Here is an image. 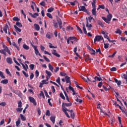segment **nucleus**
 Returning <instances> with one entry per match:
<instances>
[{"label":"nucleus","instance_id":"1","mask_svg":"<svg viewBox=\"0 0 127 127\" xmlns=\"http://www.w3.org/2000/svg\"><path fill=\"white\" fill-rule=\"evenodd\" d=\"M71 106H72V103H66L64 102L63 103L62 105L63 112L64 113L66 117L68 118H70V116H69V114L67 112H70V110L67 109L66 107H71Z\"/></svg>","mask_w":127,"mask_h":127},{"label":"nucleus","instance_id":"2","mask_svg":"<svg viewBox=\"0 0 127 127\" xmlns=\"http://www.w3.org/2000/svg\"><path fill=\"white\" fill-rule=\"evenodd\" d=\"M93 2L91 3L92 9L91 10V12L94 16H97V13L96 12V2H97V0H93Z\"/></svg>","mask_w":127,"mask_h":127},{"label":"nucleus","instance_id":"3","mask_svg":"<svg viewBox=\"0 0 127 127\" xmlns=\"http://www.w3.org/2000/svg\"><path fill=\"white\" fill-rule=\"evenodd\" d=\"M113 17V15L112 14H109L107 15V18L105 17H102V19L104 20V21L108 23V24H110V21L112 20V18Z\"/></svg>","mask_w":127,"mask_h":127},{"label":"nucleus","instance_id":"4","mask_svg":"<svg viewBox=\"0 0 127 127\" xmlns=\"http://www.w3.org/2000/svg\"><path fill=\"white\" fill-rule=\"evenodd\" d=\"M100 40H103L104 38L102 36H96L94 38V43H96V41H100Z\"/></svg>","mask_w":127,"mask_h":127},{"label":"nucleus","instance_id":"5","mask_svg":"<svg viewBox=\"0 0 127 127\" xmlns=\"http://www.w3.org/2000/svg\"><path fill=\"white\" fill-rule=\"evenodd\" d=\"M29 100L30 103H32V104H33L34 106H36V105H37V103H36V101H35L34 98L29 96Z\"/></svg>","mask_w":127,"mask_h":127},{"label":"nucleus","instance_id":"6","mask_svg":"<svg viewBox=\"0 0 127 127\" xmlns=\"http://www.w3.org/2000/svg\"><path fill=\"white\" fill-rule=\"evenodd\" d=\"M32 46L34 49L35 53L36 55H39V56L41 57V54H40V53H39V51H38V50L37 49V46H33V45H32Z\"/></svg>","mask_w":127,"mask_h":127},{"label":"nucleus","instance_id":"7","mask_svg":"<svg viewBox=\"0 0 127 127\" xmlns=\"http://www.w3.org/2000/svg\"><path fill=\"white\" fill-rule=\"evenodd\" d=\"M92 24H90L89 25V21H88V18H86V27L88 28V30H91L92 29Z\"/></svg>","mask_w":127,"mask_h":127},{"label":"nucleus","instance_id":"8","mask_svg":"<svg viewBox=\"0 0 127 127\" xmlns=\"http://www.w3.org/2000/svg\"><path fill=\"white\" fill-rule=\"evenodd\" d=\"M57 21H58V24H59L60 29H62V20H61V19L59 18L58 19Z\"/></svg>","mask_w":127,"mask_h":127},{"label":"nucleus","instance_id":"9","mask_svg":"<svg viewBox=\"0 0 127 127\" xmlns=\"http://www.w3.org/2000/svg\"><path fill=\"white\" fill-rule=\"evenodd\" d=\"M79 10L80 11H87V9H86V7L85 6H80V7H78Z\"/></svg>","mask_w":127,"mask_h":127},{"label":"nucleus","instance_id":"10","mask_svg":"<svg viewBox=\"0 0 127 127\" xmlns=\"http://www.w3.org/2000/svg\"><path fill=\"white\" fill-rule=\"evenodd\" d=\"M52 54H53V55H55V56H56L57 57H58L59 58H60V55L57 53V51H56V50H53V51L52 52Z\"/></svg>","mask_w":127,"mask_h":127},{"label":"nucleus","instance_id":"11","mask_svg":"<svg viewBox=\"0 0 127 127\" xmlns=\"http://www.w3.org/2000/svg\"><path fill=\"white\" fill-rule=\"evenodd\" d=\"M7 29L9 30V28L8 27V25L6 24L4 27H3V30L5 32V33L7 34Z\"/></svg>","mask_w":127,"mask_h":127},{"label":"nucleus","instance_id":"12","mask_svg":"<svg viewBox=\"0 0 127 127\" xmlns=\"http://www.w3.org/2000/svg\"><path fill=\"white\" fill-rule=\"evenodd\" d=\"M29 14L31 15L32 17H33V18H35L36 17H37L38 15H39L38 13H34V14H32V13H31V12H29Z\"/></svg>","mask_w":127,"mask_h":127},{"label":"nucleus","instance_id":"13","mask_svg":"<svg viewBox=\"0 0 127 127\" xmlns=\"http://www.w3.org/2000/svg\"><path fill=\"white\" fill-rule=\"evenodd\" d=\"M6 61L8 64H12V60L11 58H7Z\"/></svg>","mask_w":127,"mask_h":127},{"label":"nucleus","instance_id":"14","mask_svg":"<svg viewBox=\"0 0 127 127\" xmlns=\"http://www.w3.org/2000/svg\"><path fill=\"white\" fill-rule=\"evenodd\" d=\"M70 117L71 119H74L75 118V114L74 113L73 111L72 110H70Z\"/></svg>","mask_w":127,"mask_h":127},{"label":"nucleus","instance_id":"15","mask_svg":"<svg viewBox=\"0 0 127 127\" xmlns=\"http://www.w3.org/2000/svg\"><path fill=\"white\" fill-rule=\"evenodd\" d=\"M22 65L25 71H27V69H28V65L27 64H22Z\"/></svg>","mask_w":127,"mask_h":127},{"label":"nucleus","instance_id":"16","mask_svg":"<svg viewBox=\"0 0 127 127\" xmlns=\"http://www.w3.org/2000/svg\"><path fill=\"white\" fill-rule=\"evenodd\" d=\"M65 79L66 80V83L68 84V83H71V81H70V77L68 76H66L65 77Z\"/></svg>","mask_w":127,"mask_h":127},{"label":"nucleus","instance_id":"17","mask_svg":"<svg viewBox=\"0 0 127 127\" xmlns=\"http://www.w3.org/2000/svg\"><path fill=\"white\" fill-rule=\"evenodd\" d=\"M34 28L37 31H38L40 29V27L37 24H34Z\"/></svg>","mask_w":127,"mask_h":127},{"label":"nucleus","instance_id":"18","mask_svg":"<svg viewBox=\"0 0 127 127\" xmlns=\"http://www.w3.org/2000/svg\"><path fill=\"white\" fill-rule=\"evenodd\" d=\"M20 118L23 122L26 121V117H25V116H23L22 114H20Z\"/></svg>","mask_w":127,"mask_h":127},{"label":"nucleus","instance_id":"19","mask_svg":"<svg viewBox=\"0 0 127 127\" xmlns=\"http://www.w3.org/2000/svg\"><path fill=\"white\" fill-rule=\"evenodd\" d=\"M14 27L16 31V32H21V29L18 27L16 26V25H14Z\"/></svg>","mask_w":127,"mask_h":127},{"label":"nucleus","instance_id":"20","mask_svg":"<svg viewBox=\"0 0 127 127\" xmlns=\"http://www.w3.org/2000/svg\"><path fill=\"white\" fill-rule=\"evenodd\" d=\"M51 34H52V33L51 32H48L46 35V37L48 38V39H50V38H51Z\"/></svg>","mask_w":127,"mask_h":127},{"label":"nucleus","instance_id":"21","mask_svg":"<svg viewBox=\"0 0 127 127\" xmlns=\"http://www.w3.org/2000/svg\"><path fill=\"white\" fill-rule=\"evenodd\" d=\"M82 26H83V30L84 34H87V30L86 29V26L85 25L84 23L83 24Z\"/></svg>","mask_w":127,"mask_h":127},{"label":"nucleus","instance_id":"22","mask_svg":"<svg viewBox=\"0 0 127 127\" xmlns=\"http://www.w3.org/2000/svg\"><path fill=\"white\" fill-rule=\"evenodd\" d=\"M68 39H69L70 40H74V41H76V42L78 41V39H77V38H76L75 36L70 37L68 38Z\"/></svg>","mask_w":127,"mask_h":127},{"label":"nucleus","instance_id":"23","mask_svg":"<svg viewBox=\"0 0 127 127\" xmlns=\"http://www.w3.org/2000/svg\"><path fill=\"white\" fill-rule=\"evenodd\" d=\"M0 83L1 84H7L8 83V80H7V79H3L1 81Z\"/></svg>","mask_w":127,"mask_h":127},{"label":"nucleus","instance_id":"24","mask_svg":"<svg viewBox=\"0 0 127 127\" xmlns=\"http://www.w3.org/2000/svg\"><path fill=\"white\" fill-rule=\"evenodd\" d=\"M12 45L13 46H14V47L17 48V50L19 51V47H18V46H17V45H16V43H15L14 42H13L12 43Z\"/></svg>","mask_w":127,"mask_h":127},{"label":"nucleus","instance_id":"25","mask_svg":"<svg viewBox=\"0 0 127 127\" xmlns=\"http://www.w3.org/2000/svg\"><path fill=\"white\" fill-rule=\"evenodd\" d=\"M55 116H52L50 118L51 122H52L53 124H55Z\"/></svg>","mask_w":127,"mask_h":127},{"label":"nucleus","instance_id":"26","mask_svg":"<svg viewBox=\"0 0 127 127\" xmlns=\"http://www.w3.org/2000/svg\"><path fill=\"white\" fill-rule=\"evenodd\" d=\"M74 84L76 85V87L77 88H78L79 89H80V90H83V87L79 86L78 85V82L77 81H74Z\"/></svg>","mask_w":127,"mask_h":127},{"label":"nucleus","instance_id":"27","mask_svg":"<svg viewBox=\"0 0 127 127\" xmlns=\"http://www.w3.org/2000/svg\"><path fill=\"white\" fill-rule=\"evenodd\" d=\"M23 48L24 49H25V50H28V49H29V47L25 44L23 45Z\"/></svg>","mask_w":127,"mask_h":127},{"label":"nucleus","instance_id":"28","mask_svg":"<svg viewBox=\"0 0 127 127\" xmlns=\"http://www.w3.org/2000/svg\"><path fill=\"white\" fill-rule=\"evenodd\" d=\"M115 33H116V34L119 33V34L121 35V34H122V31L120 29H117V30L115 31Z\"/></svg>","mask_w":127,"mask_h":127},{"label":"nucleus","instance_id":"29","mask_svg":"<svg viewBox=\"0 0 127 127\" xmlns=\"http://www.w3.org/2000/svg\"><path fill=\"white\" fill-rule=\"evenodd\" d=\"M97 23L98 25H100V26H102V27H104V24H103V22L102 21L98 20Z\"/></svg>","mask_w":127,"mask_h":127},{"label":"nucleus","instance_id":"30","mask_svg":"<svg viewBox=\"0 0 127 127\" xmlns=\"http://www.w3.org/2000/svg\"><path fill=\"white\" fill-rule=\"evenodd\" d=\"M39 96L40 97H42L43 99H45V96H44V93H43V91H40V93L39 94Z\"/></svg>","mask_w":127,"mask_h":127},{"label":"nucleus","instance_id":"31","mask_svg":"<svg viewBox=\"0 0 127 127\" xmlns=\"http://www.w3.org/2000/svg\"><path fill=\"white\" fill-rule=\"evenodd\" d=\"M15 24L18 27H22V24L19 22H16Z\"/></svg>","mask_w":127,"mask_h":127},{"label":"nucleus","instance_id":"32","mask_svg":"<svg viewBox=\"0 0 127 127\" xmlns=\"http://www.w3.org/2000/svg\"><path fill=\"white\" fill-rule=\"evenodd\" d=\"M68 89L70 91H72V92H75L74 88L73 87H72V86H71V83H69Z\"/></svg>","mask_w":127,"mask_h":127},{"label":"nucleus","instance_id":"33","mask_svg":"<svg viewBox=\"0 0 127 127\" xmlns=\"http://www.w3.org/2000/svg\"><path fill=\"white\" fill-rule=\"evenodd\" d=\"M20 123H21L20 119H18V121H17L16 122V127H19V125H20Z\"/></svg>","mask_w":127,"mask_h":127},{"label":"nucleus","instance_id":"34","mask_svg":"<svg viewBox=\"0 0 127 127\" xmlns=\"http://www.w3.org/2000/svg\"><path fill=\"white\" fill-rule=\"evenodd\" d=\"M76 27L77 28V30L80 32V34H83V31H82V29H81V28L80 27L76 26Z\"/></svg>","mask_w":127,"mask_h":127},{"label":"nucleus","instance_id":"35","mask_svg":"<svg viewBox=\"0 0 127 127\" xmlns=\"http://www.w3.org/2000/svg\"><path fill=\"white\" fill-rule=\"evenodd\" d=\"M0 53H1V54H3V55H4L5 56H6V53L5 52V51H4V50H0Z\"/></svg>","mask_w":127,"mask_h":127},{"label":"nucleus","instance_id":"36","mask_svg":"<svg viewBox=\"0 0 127 127\" xmlns=\"http://www.w3.org/2000/svg\"><path fill=\"white\" fill-rule=\"evenodd\" d=\"M16 111L18 113H21L22 112V110H23V108H16Z\"/></svg>","mask_w":127,"mask_h":127},{"label":"nucleus","instance_id":"37","mask_svg":"<svg viewBox=\"0 0 127 127\" xmlns=\"http://www.w3.org/2000/svg\"><path fill=\"white\" fill-rule=\"evenodd\" d=\"M44 92L45 95L46 97H47V98H50V96H49V95H48V93L47 92L46 90L44 89Z\"/></svg>","mask_w":127,"mask_h":127},{"label":"nucleus","instance_id":"38","mask_svg":"<svg viewBox=\"0 0 127 127\" xmlns=\"http://www.w3.org/2000/svg\"><path fill=\"white\" fill-rule=\"evenodd\" d=\"M18 108H21L22 107V102H21V100L18 102Z\"/></svg>","mask_w":127,"mask_h":127},{"label":"nucleus","instance_id":"39","mask_svg":"<svg viewBox=\"0 0 127 127\" xmlns=\"http://www.w3.org/2000/svg\"><path fill=\"white\" fill-rule=\"evenodd\" d=\"M47 16H48V17L49 18H51V19H52V18H53V17H52V15H51V14L50 13H47L46 14Z\"/></svg>","mask_w":127,"mask_h":127},{"label":"nucleus","instance_id":"40","mask_svg":"<svg viewBox=\"0 0 127 127\" xmlns=\"http://www.w3.org/2000/svg\"><path fill=\"white\" fill-rule=\"evenodd\" d=\"M12 19L13 21H17V22L20 20L19 18H18L17 17H14Z\"/></svg>","mask_w":127,"mask_h":127},{"label":"nucleus","instance_id":"41","mask_svg":"<svg viewBox=\"0 0 127 127\" xmlns=\"http://www.w3.org/2000/svg\"><path fill=\"white\" fill-rule=\"evenodd\" d=\"M77 99L75 100V101L76 102H78L79 104H82V102H83V100H81V99H79V98H78V96H77Z\"/></svg>","mask_w":127,"mask_h":127},{"label":"nucleus","instance_id":"42","mask_svg":"<svg viewBox=\"0 0 127 127\" xmlns=\"http://www.w3.org/2000/svg\"><path fill=\"white\" fill-rule=\"evenodd\" d=\"M90 51H91V53H90L91 55H95L96 54V51L94 49H91Z\"/></svg>","mask_w":127,"mask_h":127},{"label":"nucleus","instance_id":"43","mask_svg":"<svg viewBox=\"0 0 127 127\" xmlns=\"http://www.w3.org/2000/svg\"><path fill=\"white\" fill-rule=\"evenodd\" d=\"M94 79H95V80H97V81H101L102 77H101V76H99V77L98 76H95L94 77Z\"/></svg>","mask_w":127,"mask_h":127},{"label":"nucleus","instance_id":"44","mask_svg":"<svg viewBox=\"0 0 127 127\" xmlns=\"http://www.w3.org/2000/svg\"><path fill=\"white\" fill-rule=\"evenodd\" d=\"M104 48L105 49H108V48H109V45H110V44L108 43H104Z\"/></svg>","mask_w":127,"mask_h":127},{"label":"nucleus","instance_id":"45","mask_svg":"<svg viewBox=\"0 0 127 127\" xmlns=\"http://www.w3.org/2000/svg\"><path fill=\"white\" fill-rule=\"evenodd\" d=\"M6 73L9 76H11V73H10V71L8 70V68L5 69Z\"/></svg>","mask_w":127,"mask_h":127},{"label":"nucleus","instance_id":"46","mask_svg":"<svg viewBox=\"0 0 127 127\" xmlns=\"http://www.w3.org/2000/svg\"><path fill=\"white\" fill-rule=\"evenodd\" d=\"M54 10V8L53 7H50V8L48 9L47 11L48 12H52Z\"/></svg>","mask_w":127,"mask_h":127},{"label":"nucleus","instance_id":"47","mask_svg":"<svg viewBox=\"0 0 127 127\" xmlns=\"http://www.w3.org/2000/svg\"><path fill=\"white\" fill-rule=\"evenodd\" d=\"M40 5H42V6H45L46 4H45V1L44 0H43L41 2L39 3Z\"/></svg>","mask_w":127,"mask_h":127},{"label":"nucleus","instance_id":"48","mask_svg":"<svg viewBox=\"0 0 127 127\" xmlns=\"http://www.w3.org/2000/svg\"><path fill=\"white\" fill-rule=\"evenodd\" d=\"M110 71H111V72H115L117 71V68L116 67H113L110 69Z\"/></svg>","mask_w":127,"mask_h":127},{"label":"nucleus","instance_id":"49","mask_svg":"<svg viewBox=\"0 0 127 127\" xmlns=\"http://www.w3.org/2000/svg\"><path fill=\"white\" fill-rule=\"evenodd\" d=\"M49 68L50 69V70H51V71H53V70L54 69V68L53 67V66H52V65L51 64H49Z\"/></svg>","mask_w":127,"mask_h":127},{"label":"nucleus","instance_id":"50","mask_svg":"<svg viewBox=\"0 0 127 127\" xmlns=\"http://www.w3.org/2000/svg\"><path fill=\"white\" fill-rule=\"evenodd\" d=\"M0 76L2 79H5V76L3 75V73L1 71H0Z\"/></svg>","mask_w":127,"mask_h":127},{"label":"nucleus","instance_id":"51","mask_svg":"<svg viewBox=\"0 0 127 127\" xmlns=\"http://www.w3.org/2000/svg\"><path fill=\"white\" fill-rule=\"evenodd\" d=\"M85 60H94V59L92 58H90V56L89 55H87Z\"/></svg>","mask_w":127,"mask_h":127},{"label":"nucleus","instance_id":"52","mask_svg":"<svg viewBox=\"0 0 127 127\" xmlns=\"http://www.w3.org/2000/svg\"><path fill=\"white\" fill-rule=\"evenodd\" d=\"M43 57H44V59H45V60L47 62H50V60H49V59H48L47 57H46V56H43Z\"/></svg>","mask_w":127,"mask_h":127},{"label":"nucleus","instance_id":"53","mask_svg":"<svg viewBox=\"0 0 127 127\" xmlns=\"http://www.w3.org/2000/svg\"><path fill=\"white\" fill-rule=\"evenodd\" d=\"M32 3H33V4L36 6L37 12H39V11H40L39 8L36 7V4L35 3V2H34V1H32Z\"/></svg>","mask_w":127,"mask_h":127},{"label":"nucleus","instance_id":"54","mask_svg":"<svg viewBox=\"0 0 127 127\" xmlns=\"http://www.w3.org/2000/svg\"><path fill=\"white\" fill-rule=\"evenodd\" d=\"M60 96L61 98H62V99H63V100H65V96H64V95L63 94V93L62 92H61L60 93Z\"/></svg>","mask_w":127,"mask_h":127},{"label":"nucleus","instance_id":"55","mask_svg":"<svg viewBox=\"0 0 127 127\" xmlns=\"http://www.w3.org/2000/svg\"><path fill=\"white\" fill-rule=\"evenodd\" d=\"M3 50L7 52L8 50V48L5 45H3Z\"/></svg>","mask_w":127,"mask_h":127},{"label":"nucleus","instance_id":"56","mask_svg":"<svg viewBox=\"0 0 127 127\" xmlns=\"http://www.w3.org/2000/svg\"><path fill=\"white\" fill-rule=\"evenodd\" d=\"M22 73L24 75V76L26 77V78H28V77L29 76L28 73H27L26 72H25V71H24V70L22 71Z\"/></svg>","mask_w":127,"mask_h":127},{"label":"nucleus","instance_id":"57","mask_svg":"<svg viewBox=\"0 0 127 127\" xmlns=\"http://www.w3.org/2000/svg\"><path fill=\"white\" fill-rule=\"evenodd\" d=\"M46 73L48 76H51L52 75V73L50 71H49L47 70H46Z\"/></svg>","mask_w":127,"mask_h":127},{"label":"nucleus","instance_id":"58","mask_svg":"<svg viewBox=\"0 0 127 127\" xmlns=\"http://www.w3.org/2000/svg\"><path fill=\"white\" fill-rule=\"evenodd\" d=\"M0 106H2V107H5L6 106V103L5 102H3L0 103Z\"/></svg>","mask_w":127,"mask_h":127},{"label":"nucleus","instance_id":"59","mask_svg":"<svg viewBox=\"0 0 127 127\" xmlns=\"http://www.w3.org/2000/svg\"><path fill=\"white\" fill-rule=\"evenodd\" d=\"M36 78H37L39 76V71L36 70L35 71Z\"/></svg>","mask_w":127,"mask_h":127},{"label":"nucleus","instance_id":"60","mask_svg":"<svg viewBox=\"0 0 127 127\" xmlns=\"http://www.w3.org/2000/svg\"><path fill=\"white\" fill-rule=\"evenodd\" d=\"M46 116H48V117L50 116V111L47 110L46 112Z\"/></svg>","mask_w":127,"mask_h":127},{"label":"nucleus","instance_id":"61","mask_svg":"<svg viewBox=\"0 0 127 127\" xmlns=\"http://www.w3.org/2000/svg\"><path fill=\"white\" fill-rule=\"evenodd\" d=\"M96 53H99V54H102V52H101V49L99 48L98 49L96 50Z\"/></svg>","mask_w":127,"mask_h":127},{"label":"nucleus","instance_id":"62","mask_svg":"<svg viewBox=\"0 0 127 127\" xmlns=\"http://www.w3.org/2000/svg\"><path fill=\"white\" fill-rule=\"evenodd\" d=\"M57 83H58L59 85H61V83L60 82V77H58L56 80Z\"/></svg>","mask_w":127,"mask_h":127},{"label":"nucleus","instance_id":"63","mask_svg":"<svg viewBox=\"0 0 127 127\" xmlns=\"http://www.w3.org/2000/svg\"><path fill=\"white\" fill-rule=\"evenodd\" d=\"M50 44L49 47L50 48H57V47H54V46H52V44L49 43Z\"/></svg>","mask_w":127,"mask_h":127},{"label":"nucleus","instance_id":"64","mask_svg":"<svg viewBox=\"0 0 127 127\" xmlns=\"http://www.w3.org/2000/svg\"><path fill=\"white\" fill-rule=\"evenodd\" d=\"M29 67L31 70H33L34 69V64H30Z\"/></svg>","mask_w":127,"mask_h":127}]
</instances>
